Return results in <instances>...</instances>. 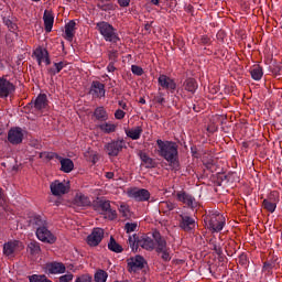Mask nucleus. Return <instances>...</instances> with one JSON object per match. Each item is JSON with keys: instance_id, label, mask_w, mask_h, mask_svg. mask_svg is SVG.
Masks as SVG:
<instances>
[{"instance_id": "51", "label": "nucleus", "mask_w": 282, "mask_h": 282, "mask_svg": "<svg viewBox=\"0 0 282 282\" xmlns=\"http://www.w3.org/2000/svg\"><path fill=\"white\" fill-rule=\"evenodd\" d=\"M119 213H121L122 217H129V207L121 205L119 208Z\"/></svg>"}, {"instance_id": "10", "label": "nucleus", "mask_w": 282, "mask_h": 282, "mask_svg": "<svg viewBox=\"0 0 282 282\" xmlns=\"http://www.w3.org/2000/svg\"><path fill=\"white\" fill-rule=\"evenodd\" d=\"M8 141L11 144H21L23 142V131L21 128H14L8 132Z\"/></svg>"}, {"instance_id": "47", "label": "nucleus", "mask_w": 282, "mask_h": 282, "mask_svg": "<svg viewBox=\"0 0 282 282\" xmlns=\"http://www.w3.org/2000/svg\"><path fill=\"white\" fill-rule=\"evenodd\" d=\"M131 72L132 74H135V76H142L144 74V69L138 65H132L131 66Z\"/></svg>"}, {"instance_id": "59", "label": "nucleus", "mask_w": 282, "mask_h": 282, "mask_svg": "<svg viewBox=\"0 0 282 282\" xmlns=\"http://www.w3.org/2000/svg\"><path fill=\"white\" fill-rule=\"evenodd\" d=\"M272 74H274V76H279V72H281V66L276 65L273 68H271Z\"/></svg>"}, {"instance_id": "18", "label": "nucleus", "mask_w": 282, "mask_h": 282, "mask_svg": "<svg viewBox=\"0 0 282 282\" xmlns=\"http://www.w3.org/2000/svg\"><path fill=\"white\" fill-rule=\"evenodd\" d=\"M159 85H161L163 89H171L172 91H175V89H177V85L175 84V82L166 75H161L159 77Z\"/></svg>"}, {"instance_id": "61", "label": "nucleus", "mask_w": 282, "mask_h": 282, "mask_svg": "<svg viewBox=\"0 0 282 282\" xmlns=\"http://www.w3.org/2000/svg\"><path fill=\"white\" fill-rule=\"evenodd\" d=\"M272 269V264L264 262L263 270L270 271Z\"/></svg>"}, {"instance_id": "4", "label": "nucleus", "mask_w": 282, "mask_h": 282, "mask_svg": "<svg viewBox=\"0 0 282 282\" xmlns=\"http://www.w3.org/2000/svg\"><path fill=\"white\" fill-rule=\"evenodd\" d=\"M226 225V218L220 214H213L210 216L207 228L212 230V232H219L224 230V226Z\"/></svg>"}, {"instance_id": "50", "label": "nucleus", "mask_w": 282, "mask_h": 282, "mask_svg": "<svg viewBox=\"0 0 282 282\" xmlns=\"http://www.w3.org/2000/svg\"><path fill=\"white\" fill-rule=\"evenodd\" d=\"M238 263L240 265H246V263H248V256L246 253H241L239 257H238Z\"/></svg>"}, {"instance_id": "39", "label": "nucleus", "mask_w": 282, "mask_h": 282, "mask_svg": "<svg viewBox=\"0 0 282 282\" xmlns=\"http://www.w3.org/2000/svg\"><path fill=\"white\" fill-rule=\"evenodd\" d=\"M29 281L30 282H52L50 279H47L46 275H36V274L31 275L29 278Z\"/></svg>"}, {"instance_id": "9", "label": "nucleus", "mask_w": 282, "mask_h": 282, "mask_svg": "<svg viewBox=\"0 0 282 282\" xmlns=\"http://www.w3.org/2000/svg\"><path fill=\"white\" fill-rule=\"evenodd\" d=\"M105 237V230L102 228H95L93 232L87 237L88 246L96 247L102 241Z\"/></svg>"}, {"instance_id": "15", "label": "nucleus", "mask_w": 282, "mask_h": 282, "mask_svg": "<svg viewBox=\"0 0 282 282\" xmlns=\"http://www.w3.org/2000/svg\"><path fill=\"white\" fill-rule=\"evenodd\" d=\"M19 248H23V245L19 240L9 241L3 246V254H6V257H12Z\"/></svg>"}, {"instance_id": "8", "label": "nucleus", "mask_w": 282, "mask_h": 282, "mask_svg": "<svg viewBox=\"0 0 282 282\" xmlns=\"http://www.w3.org/2000/svg\"><path fill=\"white\" fill-rule=\"evenodd\" d=\"M36 237L40 241L44 243H55L56 237L52 235V231H48L46 227H39L36 230Z\"/></svg>"}, {"instance_id": "57", "label": "nucleus", "mask_w": 282, "mask_h": 282, "mask_svg": "<svg viewBox=\"0 0 282 282\" xmlns=\"http://www.w3.org/2000/svg\"><path fill=\"white\" fill-rule=\"evenodd\" d=\"M72 281V275H62L59 278V282H70Z\"/></svg>"}, {"instance_id": "14", "label": "nucleus", "mask_w": 282, "mask_h": 282, "mask_svg": "<svg viewBox=\"0 0 282 282\" xmlns=\"http://www.w3.org/2000/svg\"><path fill=\"white\" fill-rule=\"evenodd\" d=\"M14 91V85L6 78H0V96L1 98H8L10 94Z\"/></svg>"}, {"instance_id": "38", "label": "nucleus", "mask_w": 282, "mask_h": 282, "mask_svg": "<svg viewBox=\"0 0 282 282\" xmlns=\"http://www.w3.org/2000/svg\"><path fill=\"white\" fill-rule=\"evenodd\" d=\"M54 158H56L58 160V154L54 153V152H41L40 153V159L41 160H46L47 162L50 160H54Z\"/></svg>"}, {"instance_id": "25", "label": "nucleus", "mask_w": 282, "mask_h": 282, "mask_svg": "<svg viewBox=\"0 0 282 282\" xmlns=\"http://www.w3.org/2000/svg\"><path fill=\"white\" fill-rule=\"evenodd\" d=\"M34 107L39 111H41V109H45V107H47V95L40 94L34 101Z\"/></svg>"}, {"instance_id": "20", "label": "nucleus", "mask_w": 282, "mask_h": 282, "mask_svg": "<svg viewBox=\"0 0 282 282\" xmlns=\"http://www.w3.org/2000/svg\"><path fill=\"white\" fill-rule=\"evenodd\" d=\"M176 197L178 202H182V204H185L189 208L195 206V197H193L191 194H186V192H178Z\"/></svg>"}, {"instance_id": "46", "label": "nucleus", "mask_w": 282, "mask_h": 282, "mask_svg": "<svg viewBox=\"0 0 282 282\" xmlns=\"http://www.w3.org/2000/svg\"><path fill=\"white\" fill-rule=\"evenodd\" d=\"M65 39H67V41H72V22H68L65 25Z\"/></svg>"}, {"instance_id": "3", "label": "nucleus", "mask_w": 282, "mask_h": 282, "mask_svg": "<svg viewBox=\"0 0 282 282\" xmlns=\"http://www.w3.org/2000/svg\"><path fill=\"white\" fill-rule=\"evenodd\" d=\"M98 28L100 34H102L106 41H109L110 43H118V41H120L118 35H116V32L113 31V26H111V24L101 22L98 23Z\"/></svg>"}, {"instance_id": "27", "label": "nucleus", "mask_w": 282, "mask_h": 282, "mask_svg": "<svg viewBox=\"0 0 282 282\" xmlns=\"http://www.w3.org/2000/svg\"><path fill=\"white\" fill-rule=\"evenodd\" d=\"M139 241H140V238L138 237V235L129 236L128 243L132 252H138V248H140Z\"/></svg>"}, {"instance_id": "54", "label": "nucleus", "mask_w": 282, "mask_h": 282, "mask_svg": "<svg viewBox=\"0 0 282 282\" xmlns=\"http://www.w3.org/2000/svg\"><path fill=\"white\" fill-rule=\"evenodd\" d=\"M118 3L121 8H129L131 0H118Z\"/></svg>"}, {"instance_id": "26", "label": "nucleus", "mask_w": 282, "mask_h": 282, "mask_svg": "<svg viewBox=\"0 0 282 282\" xmlns=\"http://www.w3.org/2000/svg\"><path fill=\"white\" fill-rule=\"evenodd\" d=\"M184 89L186 91H189L191 94H195V91H197V82L195 80V78H187L184 82Z\"/></svg>"}, {"instance_id": "19", "label": "nucleus", "mask_w": 282, "mask_h": 282, "mask_svg": "<svg viewBox=\"0 0 282 282\" xmlns=\"http://www.w3.org/2000/svg\"><path fill=\"white\" fill-rule=\"evenodd\" d=\"M132 197L135 199V202H149V199H151V193L145 188H141L133 191Z\"/></svg>"}, {"instance_id": "29", "label": "nucleus", "mask_w": 282, "mask_h": 282, "mask_svg": "<svg viewBox=\"0 0 282 282\" xmlns=\"http://www.w3.org/2000/svg\"><path fill=\"white\" fill-rule=\"evenodd\" d=\"M97 7L99 8V10H102L104 12H109L110 10H116V7L113 6V3L105 1V0H100L97 3Z\"/></svg>"}, {"instance_id": "24", "label": "nucleus", "mask_w": 282, "mask_h": 282, "mask_svg": "<svg viewBox=\"0 0 282 282\" xmlns=\"http://www.w3.org/2000/svg\"><path fill=\"white\" fill-rule=\"evenodd\" d=\"M139 246L143 248V250H155V242L149 237H142L139 241Z\"/></svg>"}, {"instance_id": "55", "label": "nucleus", "mask_w": 282, "mask_h": 282, "mask_svg": "<svg viewBox=\"0 0 282 282\" xmlns=\"http://www.w3.org/2000/svg\"><path fill=\"white\" fill-rule=\"evenodd\" d=\"M200 43H202L203 45H208V44L210 43V37H208V36H206V35H203V36L200 37Z\"/></svg>"}, {"instance_id": "62", "label": "nucleus", "mask_w": 282, "mask_h": 282, "mask_svg": "<svg viewBox=\"0 0 282 282\" xmlns=\"http://www.w3.org/2000/svg\"><path fill=\"white\" fill-rule=\"evenodd\" d=\"M118 105H119V107H122L123 109H127V102L120 100V101L118 102Z\"/></svg>"}, {"instance_id": "17", "label": "nucleus", "mask_w": 282, "mask_h": 282, "mask_svg": "<svg viewBox=\"0 0 282 282\" xmlns=\"http://www.w3.org/2000/svg\"><path fill=\"white\" fill-rule=\"evenodd\" d=\"M46 270H48L50 274H64L65 264L63 262H48L46 263Z\"/></svg>"}, {"instance_id": "5", "label": "nucleus", "mask_w": 282, "mask_h": 282, "mask_svg": "<svg viewBox=\"0 0 282 282\" xmlns=\"http://www.w3.org/2000/svg\"><path fill=\"white\" fill-rule=\"evenodd\" d=\"M122 149H127V142L124 140L111 141L105 145L106 153L112 158L118 156Z\"/></svg>"}, {"instance_id": "6", "label": "nucleus", "mask_w": 282, "mask_h": 282, "mask_svg": "<svg viewBox=\"0 0 282 282\" xmlns=\"http://www.w3.org/2000/svg\"><path fill=\"white\" fill-rule=\"evenodd\" d=\"M94 208L95 210H101V213H109V219H116L118 217L116 210H112L111 203L109 200L100 199L94 202Z\"/></svg>"}, {"instance_id": "7", "label": "nucleus", "mask_w": 282, "mask_h": 282, "mask_svg": "<svg viewBox=\"0 0 282 282\" xmlns=\"http://www.w3.org/2000/svg\"><path fill=\"white\" fill-rule=\"evenodd\" d=\"M144 265H147V260H144L142 256H135L128 259L129 272H140V270H144Z\"/></svg>"}, {"instance_id": "35", "label": "nucleus", "mask_w": 282, "mask_h": 282, "mask_svg": "<svg viewBox=\"0 0 282 282\" xmlns=\"http://www.w3.org/2000/svg\"><path fill=\"white\" fill-rule=\"evenodd\" d=\"M140 158L144 164H147V169H153L155 166V162L151 159L147 153H141Z\"/></svg>"}, {"instance_id": "41", "label": "nucleus", "mask_w": 282, "mask_h": 282, "mask_svg": "<svg viewBox=\"0 0 282 282\" xmlns=\"http://www.w3.org/2000/svg\"><path fill=\"white\" fill-rule=\"evenodd\" d=\"M89 155H90L89 162H91L93 164H96V162H98L99 160L98 153L94 152V150H88L87 152H85V158H89Z\"/></svg>"}, {"instance_id": "2", "label": "nucleus", "mask_w": 282, "mask_h": 282, "mask_svg": "<svg viewBox=\"0 0 282 282\" xmlns=\"http://www.w3.org/2000/svg\"><path fill=\"white\" fill-rule=\"evenodd\" d=\"M70 188L72 185L69 184V181H54L53 183H51V193L55 197H63V195H67Z\"/></svg>"}, {"instance_id": "60", "label": "nucleus", "mask_w": 282, "mask_h": 282, "mask_svg": "<svg viewBox=\"0 0 282 282\" xmlns=\"http://www.w3.org/2000/svg\"><path fill=\"white\" fill-rule=\"evenodd\" d=\"M113 64H115L113 62L109 63V65L107 67L108 72H111V73L116 72V66H113Z\"/></svg>"}, {"instance_id": "45", "label": "nucleus", "mask_w": 282, "mask_h": 282, "mask_svg": "<svg viewBox=\"0 0 282 282\" xmlns=\"http://www.w3.org/2000/svg\"><path fill=\"white\" fill-rule=\"evenodd\" d=\"M33 223L35 224V226H39L40 228L45 227V220L41 216H34Z\"/></svg>"}, {"instance_id": "11", "label": "nucleus", "mask_w": 282, "mask_h": 282, "mask_svg": "<svg viewBox=\"0 0 282 282\" xmlns=\"http://www.w3.org/2000/svg\"><path fill=\"white\" fill-rule=\"evenodd\" d=\"M180 228L185 232H191L195 228V219L188 215H180Z\"/></svg>"}, {"instance_id": "63", "label": "nucleus", "mask_w": 282, "mask_h": 282, "mask_svg": "<svg viewBox=\"0 0 282 282\" xmlns=\"http://www.w3.org/2000/svg\"><path fill=\"white\" fill-rule=\"evenodd\" d=\"M106 177H107L108 180H113V172H108V173H106Z\"/></svg>"}, {"instance_id": "28", "label": "nucleus", "mask_w": 282, "mask_h": 282, "mask_svg": "<svg viewBox=\"0 0 282 282\" xmlns=\"http://www.w3.org/2000/svg\"><path fill=\"white\" fill-rule=\"evenodd\" d=\"M59 162H61V171H64V173H72V160L69 159H63L58 156Z\"/></svg>"}, {"instance_id": "21", "label": "nucleus", "mask_w": 282, "mask_h": 282, "mask_svg": "<svg viewBox=\"0 0 282 282\" xmlns=\"http://www.w3.org/2000/svg\"><path fill=\"white\" fill-rule=\"evenodd\" d=\"M90 94L95 96V98H102L105 97V84L100 82H94Z\"/></svg>"}, {"instance_id": "56", "label": "nucleus", "mask_w": 282, "mask_h": 282, "mask_svg": "<svg viewBox=\"0 0 282 282\" xmlns=\"http://www.w3.org/2000/svg\"><path fill=\"white\" fill-rule=\"evenodd\" d=\"M154 100H155V102H159V105H164V102H165V99L162 95L154 97Z\"/></svg>"}, {"instance_id": "40", "label": "nucleus", "mask_w": 282, "mask_h": 282, "mask_svg": "<svg viewBox=\"0 0 282 282\" xmlns=\"http://www.w3.org/2000/svg\"><path fill=\"white\" fill-rule=\"evenodd\" d=\"M3 22L7 25V28L11 31V33L17 32V30H19L17 23L12 22L10 19L3 18Z\"/></svg>"}, {"instance_id": "23", "label": "nucleus", "mask_w": 282, "mask_h": 282, "mask_svg": "<svg viewBox=\"0 0 282 282\" xmlns=\"http://www.w3.org/2000/svg\"><path fill=\"white\" fill-rule=\"evenodd\" d=\"M43 19L46 32H52V28H54V15L52 14V12L46 10L44 12Z\"/></svg>"}, {"instance_id": "12", "label": "nucleus", "mask_w": 282, "mask_h": 282, "mask_svg": "<svg viewBox=\"0 0 282 282\" xmlns=\"http://www.w3.org/2000/svg\"><path fill=\"white\" fill-rule=\"evenodd\" d=\"M276 197H279V193L272 192L270 196L263 200V208L269 213L276 210Z\"/></svg>"}, {"instance_id": "64", "label": "nucleus", "mask_w": 282, "mask_h": 282, "mask_svg": "<svg viewBox=\"0 0 282 282\" xmlns=\"http://www.w3.org/2000/svg\"><path fill=\"white\" fill-rule=\"evenodd\" d=\"M55 67L57 72H61V69H63V63L55 64Z\"/></svg>"}, {"instance_id": "34", "label": "nucleus", "mask_w": 282, "mask_h": 282, "mask_svg": "<svg viewBox=\"0 0 282 282\" xmlns=\"http://www.w3.org/2000/svg\"><path fill=\"white\" fill-rule=\"evenodd\" d=\"M109 274L105 270H98L95 273V282H107Z\"/></svg>"}, {"instance_id": "42", "label": "nucleus", "mask_w": 282, "mask_h": 282, "mask_svg": "<svg viewBox=\"0 0 282 282\" xmlns=\"http://www.w3.org/2000/svg\"><path fill=\"white\" fill-rule=\"evenodd\" d=\"M101 131H105V133H113L116 131V124L112 123H104L100 126Z\"/></svg>"}, {"instance_id": "32", "label": "nucleus", "mask_w": 282, "mask_h": 282, "mask_svg": "<svg viewBox=\"0 0 282 282\" xmlns=\"http://www.w3.org/2000/svg\"><path fill=\"white\" fill-rule=\"evenodd\" d=\"M250 74L253 80H261V78L263 77V68H261V66H254L251 69Z\"/></svg>"}, {"instance_id": "48", "label": "nucleus", "mask_w": 282, "mask_h": 282, "mask_svg": "<svg viewBox=\"0 0 282 282\" xmlns=\"http://www.w3.org/2000/svg\"><path fill=\"white\" fill-rule=\"evenodd\" d=\"M135 228H138V224L135 223H127L124 226V229L127 230V232H135Z\"/></svg>"}, {"instance_id": "31", "label": "nucleus", "mask_w": 282, "mask_h": 282, "mask_svg": "<svg viewBox=\"0 0 282 282\" xmlns=\"http://www.w3.org/2000/svg\"><path fill=\"white\" fill-rule=\"evenodd\" d=\"M108 248H109V250H111V252H117V253H120L123 250L122 246H120V243H117L116 239L113 237H110Z\"/></svg>"}, {"instance_id": "43", "label": "nucleus", "mask_w": 282, "mask_h": 282, "mask_svg": "<svg viewBox=\"0 0 282 282\" xmlns=\"http://www.w3.org/2000/svg\"><path fill=\"white\" fill-rule=\"evenodd\" d=\"M161 210H164V213H167L169 210H173L175 208V204L171 202H163L160 204Z\"/></svg>"}, {"instance_id": "33", "label": "nucleus", "mask_w": 282, "mask_h": 282, "mask_svg": "<svg viewBox=\"0 0 282 282\" xmlns=\"http://www.w3.org/2000/svg\"><path fill=\"white\" fill-rule=\"evenodd\" d=\"M209 246H212V250L218 254V257H221L224 254V251L221 250V241L219 240H210Z\"/></svg>"}, {"instance_id": "13", "label": "nucleus", "mask_w": 282, "mask_h": 282, "mask_svg": "<svg viewBox=\"0 0 282 282\" xmlns=\"http://www.w3.org/2000/svg\"><path fill=\"white\" fill-rule=\"evenodd\" d=\"M155 252L160 254L163 250H167L166 239H164L159 231L153 232Z\"/></svg>"}, {"instance_id": "49", "label": "nucleus", "mask_w": 282, "mask_h": 282, "mask_svg": "<svg viewBox=\"0 0 282 282\" xmlns=\"http://www.w3.org/2000/svg\"><path fill=\"white\" fill-rule=\"evenodd\" d=\"M110 63H116L118 61V51H110L108 54Z\"/></svg>"}, {"instance_id": "22", "label": "nucleus", "mask_w": 282, "mask_h": 282, "mask_svg": "<svg viewBox=\"0 0 282 282\" xmlns=\"http://www.w3.org/2000/svg\"><path fill=\"white\" fill-rule=\"evenodd\" d=\"M34 56L37 59L39 65H41L43 62H45L46 65H50V53H47V50L36 48L34 51Z\"/></svg>"}, {"instance_id": "16", "label": "nucleus", "mask_w": 282, "mask_h": 282, "mask_svg": "<svg viewBox=\"0 0 282 282\" xmlns=\"http://www.w3.org/2000/svg\"><path fill=\"white\" fill-rule=\"evenodd\" d=\"M91 204V200L85 194H76L74 200H73V208H83L85 206H89Z\"/></svg>"}, {"instance_id": "36", "label": "nucleus", "mask_w": 282, "mask_h": 282, "mask_svg": "<svg viewBox=\"0 0 282 282\" xmlns=\"http://www.w3.org/2000/svg\"><path fill=\"white\" fill-rule=\"evenodd\" d=\"M28 250L30 251V254H39L41 252V246H39V242L31 241L28 245Z\"/></svg>"}, {"instance_id": "44", "label": "nucleus", "mask_w": 282, "mask_h": 282, "mask_svg": "<svg viewBox=\"0 0 282 282\" xmlns=\"http://www.w3.org/2000/svg\"><path fill=\"white\" fill-rule=\"evenodd\" d=\"M169 248L167 249H163V251H160L161 254V259L165 262L171 260V252H169Z\"/></svg>"}, {"instance_id": "30", "label": "nucleus", "mask_w": 282, "mask_h": 282, "mask_svg": "<svg viewBox=\"0 0 282 282\" xmlns=\"http://www.w3.org/2000/svg\"><path fill=\"white\" fill-rule=\"evenodd\" d=\"M128 138H131V140H140V135H142V128L137 127L134 129H131L127 131Z\"/></svg>"}, {"instance_id": "1", "label": "nucleus", "mask_w": 282, "mask_h": 282, "mask_svg": "<svg viewBox=\"0 0 282 282\" xmlns=\"http://www.w3.org/2000/svg\"><path fill=\"white\" fill-rule=\"evenodd\" d=\"M156 144L159 155L166 160L170 169L172 171H180V161L177 160V143L173 141H162V139H158Z\"/></svg>"}, {"instance_id": "53", "label": "nucleus", "mask_w": 282, "mask_h": 282, "mask_svg": "<svg viewBox=\"0 0 282 282\" xmlns=\"http://www.w3.org/2000/svg\"><path fill=\"white\" fill-rule=\"evenodd\" d=\"M7 43H12V41L14 40V39H17V33L15 32H12V33H9V34H7Z\"/></svg>"}, {"instance_id": "52", "label": "nucleus", "mask_w": 282, "mask_h": 282, "mask_svg": "<svg viewBox=\"0 0 282 282\" xmlns=\"http://www.w3.org/2000/svg\"><path fill=\"white\" fill-rule=\"evenodd\" d=\"M124 116H127V113L123 112V110H121V109H118V110H116V112H115V118H116L117 120H122V119L124 118Z\"/></svg>"}, {"instance_id": "37", "label": "nucleus", "mask_w": 282, "mask_h": 282, "mask_svg": "<svg viewBox=\"0 0 282 282\" xmlns=\"http://www.w3.org/2000/svg\"><path fill=\"white\" fill-rule=\"evenodd\" d=\"M95 118H97V120H107V111H105V108H97L95 110Z\"/></svg>"}, {"instance_id": "58", "label": "nucleus", "mask_w": 282, "mask_h": 282, "mask_svg": "<svg viewBox=\"0 0 282 282\" xmlns=\"http://www.w3.org/2000/svg\"><path fill=\"white\" fill-rule=\"evenodd\" d=\"M217 180H220L221 182H228V175L220 173L218 174Z\"/></svg>"}]
</instances>
